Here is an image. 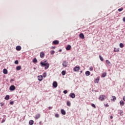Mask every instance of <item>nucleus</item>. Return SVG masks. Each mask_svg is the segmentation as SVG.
I'll return each instance as SVG.
<instances>
[{"mask_svg": "<svg viewBox=\"0 0 125 125\" xmlns=\"http://www.w3.org/2000/svg\"><path fill=\"white\" fill-rule=\"evenodd\" d=\"M41 66H45V70H47L48 68H49V63H46V61H44V62H41Z\"/></svg>", "mask_w": 125, "mask_h": 125, "instance_id": "nucleus-1", "label": "nucleus"}, {"mask_svg": "<svg viewBox=\"0 0 125 125\" xmlns=\"http://www.w3.org/2000/svg\"><path fill=\"white\" fill-rule=\"evenodd\" d=\"M105 97H106L104 95H100L99 97V99L101 100V101H104V99H105Z\"/></svg>", "mask_w": 125, "mask_h": 125, "instance_id": "nucleus-2", "label": "nucleus"}, {"mask_svg": "<svg viewBox=\"0 0 125 125\" xmlns=\"http://www.w3.org/2000/svg\"><path fill=\"white\" fill-rule=\"evenodd\" d=\"M81 69V67H80V66H75L74 67L73 70L74 71V72H79V71H80V70Z\"/></svg>", "mask_w": 125, "mask_h": 125, "instance_id": "nucleus-3", "label": "nucleus"}, {"mask_svg": "<svg viewBox=\"0 0 125 125\" xmlns=\"http://www.w3.org/2000/svg\"><path fill=\"white\" fill-rule=\"evenodd\" d=\"M62 66H63V67H68V62L66 61H63Z\"/></svg>", "mask_w": 125, "mask_h": 125, "instance_id": "nucleus-4", "label": "nucleus"}, {"mask_svg": "<svg viewBox=\"0 0 125 125\" xmlns=\"http://www.w3.org/2000/svg\"><path fill=\"white\" fill-rule=\"evenodd\" d=\"M15 86H14V85H12L10 86L9 89L10 90L13 91L15 90Z\"/></svg>", "mask_w": 125, "mask_h": 125, "instance_id": "nucleus-5", "label": "nucleus"}, {"mask_svg": "<svg viewBox=\"0 0 125 125\" xmlns=\"http://www.w3.org/2000/svg\"><path fill=\"white\" fill-rule=\"evenodd\" d=\"M69 96H70L71 97V98H75L76 97V95H75V94L74 93H71L69 95Z\"/></svg>", "mask_w": 125, "mask_h": 125, "instance_id": "nucleus-6", "label": "nucleus"}, {"mask_svg": "<svg viewBox=\"0 0 125 125\" xmlns=\"http://www.w3.org/2000/svg\"><path fill=\"white\" fill-rule=\"evenodd\" d=\"M21 48H22L21 47V46H17L16 47V49L18 51H20V50L21 49Z\"/></svg>", "mask_w": 125, "mask_h": 125, "instance_id": "nucleus-7", "label": "nucleus"}, {"mask_svg": "<svg viewBox=\"0 0 125 125\" xmlns=\"http://www.w3.org/2000/svg\"><path fill=\"white\" fill-rule=\"evenodd\" d=\"M38 81L40 82H42V75H39L38 76Z\"/></svg>", "mask_w": 125, "mask_h": 125, "instance_id": "nucleus-8", "label": "nucleus"}, {"mask_svg": "<svg viewBox=\"0 0 125 125\" xmlns=\"http://www.w3.org/2000/svg\"><path fill=\"white\" fill-rule=\"evenodd\" d=\"M58 85V84H57V82H56V81H54L53 83V86L54 87H56Z\"/></svg>", "mask_w": 125, "mask_h": 125, "instance_id": "nucleus-9", "label": "nucleus"}, {"mask_svg": "<svg viewBox=\"0 0 125 125\" xmlns=\"http://www.w3.org/2000/svg\"><path fill=\"white\" fill-rule=\"evenodd\" d=\"M40 118H41V114H38L35 115V119H36V120H38V119H40Z\"/></svg>", "mask_w": 125, "mask_h": 125, "instance_id": "nucleus-10", "label": "nucleus"}, {"mask_svg": "<svg viewBox=\"0 0 125 125\" xmlns=\"http://www.w3.org/2000/svg\"><path fill=\"white\" fill-rule=\"evenodd\" d=\"M71 48H72V46H71L70 45H68L66 47V50H71Z\"/></svg>", "mask_w": 125, "mask_h": 125, "instance_id": "nucleus-11", "label": "nucleus"}, {"mask_svg": "<svg viewBox=\"0 0 125 125\" xmlns=\"http://www.w3.org/2000/svg\"><path fill=\"white\" fill-rule=\"evenodd\" d=\"M53 44L56 45V44H59V42L58 40H56L53 42Z\"/></svg>", "mask_w": 125, "mask_h": 125, "instance_id": "nucleus-12", "label": "nucleus"}, {"mask_svg": "<svg viewBox=\"0 0 125 125\" xmlns=\"http://www.w3.org/2000/svg\"><path fill=\"white\" fill-rule=\"evenodd\" d=\"M79 37L80 38H81V39H84V35H83V33H81L80 35H79Z\"/></svg>", "mask_w": 125, "mask_h": 125, "instance_id": "nucleus-13", "label": "nucleus"}, {"mask_svg": "<svg viewBox=\"0 0 125 125\" xmlns=\"http://www.w3.org/2000/svg\"><path fill=\"white\" fill-rule=\"evenodd\" d=\"M94 83H99V77H97V79L94 80Z\"/></svg>", "mask_w": 125, "mask_h": 125, "instance_id": "nucleus-14", "label": "nucleus"}, {"mask_svg": "<svg viewBox=\"0 0 125 125\" xmlns=\"http://www.w3.org/2000/svg\"><path fill=\"white\" fill-rule=\"evenodd\" d=\"M40 57L41 58H43L44 57V52H41L40 53Z\"/></svg>", "mask_w": 125, "mask_h": 125, "instance_id": "nucleus-15", "label": "nucleus"}, {"mask_svg": "<svg viewBox=\"0 0 125 125\" xmlns=\"http://www.w3.org/2000/svg\"><path fill=\"white\" fill-rule=\"evenodd\" d=\"M61 112L62 115H66V111L64 109H61Z\"/></svg>", "mask_w": 125, "mask_h": 125, "instance_id": "nucleus-16", "label": "nucleus"}, {"mask_svg": "<svg viewBox=\"0 0 125 125\" xmlns=\"http://www.w3.org/2000/svg\"><path fill=\"white\" fill-rule=\"evenodd\" d=\"M120 104L121 106H124L125 105V102L124 101L122 100L120 102Z\"/></svg>", "mask_w": 125, "mask_h": 125, "instance_id": "nucleus-17", "label": "nucleus"}, {"mask_svg": "<svg viewBox=\"0 0 125 125\" xmlns=\"http://www.w3.org/2000/svg\"><path fill=\"white\" fill-rule=\"evenodd\" d=\"M112 99H111V101H114V102H115V101H116V99H117V98H116V97H115V96H112Z\"/></svg>", "mask_w": 125, "mask_h": 125, "instance_id": "nucleus-18", "label": "nucleus"}, {"mask_svg": "<svg viewBox=\"0 0 125 125\" xmlns=\"http://www.w3.org/2000/svg\"><path fill=\"white\" fill-rule=\"evenodd\" d=\"M120 51V49L119 48H114V52H119Z\"/></svg>", "mask_w": 125, "mask_h": 125, "instance_id": "nucleus-19", "label": "nucleus"}, {"mask_svg": "<svg viewBox=\"0 0 125 125\" xmlns=\"http://www.w3.org/2000/svg\"><path fill=\"white\" fill-rule=\"evenodd\" d=\"M3 74H4L5 75H6V74H7V69L4 68V69L3 70Z\"/></svg>", "mask_w": 125, "mask_h": 125, "instance_id": "nucleus-20", "label": "nucleus"}, {"mask_svg": "<svg viewBox=\"0 0 125 125\" xmlns=\"http://www.w3.org/2000/svg\"><path fill=\"white\" fill-rule=\"evenodd\" d=\"M29 125H34V121H33V120L29 121Z\"/></svg>", "mask_w": 125, "mask_h": 125, "instance_id": "nucleus-21", "label": "nucleus"}, {"mask_svg": "<svg viewBox=\"0 0 125 125\" xmlns=\"http://www.w3.org/2000/svg\"><path fill=\"white\" fill-rule=\"evenodd\" d=\"M85 75L87 76H88L90 75V72H89V71H86L85 72Z\"/></svg>", "mask_w": 125, "mask_h": 125, "instance_id": "nucleus-22", "label": "nucleus"}, {"mask_svg": "<svg viewBox=\"0 0 125 125\" xmlns=\"http://www.w3.org/2000/svg\"><path fill=\"white\" fill-rule=\"evenodd\" d=\"M9 95H7L5 97L4 99H5V100H8L9 99Z\"/></svg>", "mask_w": 125, "mask_h": 125, "instance_id": "nucleus-23", "label": "nucleus"}, {"mask_svg": "<svg viewBox=\"0 0 125 125\" xmlns=\"http://www.w3.org/2000/svg\"><path fill=\"white\" fill-rule=\"evenodd\" d=\"M21 66H17V67H16V70H17V71H20V70L21 69Z\"/></svg>", "mask_w": 125, "mask_h": 125, "instance_id": "nucleus-24", "label": "nucleus"}, {"mask_svg": "<svg viewBox=\"0 0 125 125\" xmlns=\"http://www.w3.org/2000/svg\"><path fill=\"white\" fill-rule=\"evenodd\" d=\"M33 63H37L38 62V60H37L36 58H34L33 60Z\"/></svg>", "mask_w": 125, "mask_h": 125, "instance_id": "nucleus-25", "label": "nucleus"}, {"mask_svg": "<svg viewBox=\"0 0 125 125\" xmlns=\"http://www.w3.org/2000/svg\"><path fill=\"white\" fill-rule=\"evenodd\" d=\"M62 76H65V75H66V71L65 70H63L62 72Z\"/></svg>", "mask_w": 125, "mask_h": 125, "instance_id": "nucleus-26", "label": "nucleus"}, {"mask_svg": "<svg viewBox=\"0 0 125 125\" xmlns=\"http://www.w3.org/2000/svg\"><path fill=\"white\" fill-rule=\"evenodd\" d=\"M66 104L67 106H68V107H70V106H71V103L69 101H67L66 103Z\"/></svg>", "mask_w": 125, "mask_h": 125, "instance_id": "nucleus-27", "label": "nucleus"}, {"mask_svg": "<svg viewBox=\"0 0 125 125\" xmlns=\"http://www.w3.org/2000/svg\"><path fill=\"white\" fill-rule=\"evenodd\" d=\"M99 58H100L101 61H104V59H103L102 56H101V55H99Z\"/></svg>", "mask_w": 125, "mask_h": 125, "instance_id": "nucleus-28", "label": "nucleus"}, {"mask_svg": "<svg viewBox=\"0 0 125 125\" xmlns=\"http://www.w3.org/2000/svg\"><path fill=\"white\" fill-rule=\"evenodd\" d=\"M125 46L124 45V44L123 43H120V47L121 48H123V47H124Z\"/></svg>", "mask_w": 125, "mask_h": 125, "instance_id": "nucleus-29", "label": "nucleus"}, {"mask_svg": "<svg viewBox=\"0 0 125 125\" xmlns=\"http://www.w3.org/2000/svg\"><path fill=\"white\" fill-rule=\"evenodd\" d=\"M106 63H107L108 65H109V66H110L111 65V62L108 60L106 61Z\"/></svg>", "mask_w": 125, "mask_h": 125, "instance_id": "nucleus-30", "label": "nucleus"}, {"mask_svg": "<svg viewBox=\"0 0 125 125\" xmlns=\"http://www.w3.org/2000/svg\"><path fill=\"white\" fill-rule=\"evenodd\" d=\"M106 73L105 72L102 75V77L103 78H105L106 77Z\"/></svg>", "mask_w": 125, "mask_h": 125, "instance_id": "nucleus-31", "label": "nucleus"}, {"mask_svg": "<svg viewBox=\"0 0 125 125\" xmlns=\"http://www.w3.org/2000/svg\"><path fill=\"white\" fill-rule=\"evenodd\" d=\"M54 53H55V51H54V50L51 51L50 54L51 55H53V54H54Z\"/></svg>", "mask_w": 125, "mask_h": 125, "instance_id": "nucleus-32", "label": "nucleus"}, {"mask_svg": "<svg viewBox=\"0 0 125 125\" xmlns=\"http://www.w3.org/2000/svg\"><path fill=\"white\" fill-rule=\"evenodd\" d=\"M123 10H124V8H123L118 9V11H119V12H121V11H123Z\"/></svg>", "mask_w": 125, "mask_h": 125, "instance_id": "nucleus-33", "label": "nucleus"}, {"mask_svg": "<svg viewBox=\"0 0 125 125\" xmlns=\"http://www.w3.org/2000/svg\"><path fill=\"white\" fill-rule=\"evenodd\" d=\"M89 70L90 71H93V67H92V66L90 67L89 68Z\"/></svg>", "mask_w": 125, "mask_h": 125, "instance_id": "nucleus-34", "label": "nucleus"}, {"mask_svg": "<svg viewBox=\"0 0 125 125\" xmlns=\"http://www.w3.org/2000/svg\"><path fill=\"white\" fill-rule=\"evenodd\" d=\"M63 93H64V94H67V93H68V91L67 90H64Z\"/></svg>", "mask_w": 125, "mask_h": 125, "instance_id": "nucleus-35", "label": "nucleus"}, {"mask_svg": "<svg viewBox=\"0 0 125 125\" xmlns=\"http://www.w3.org/2000/svg\"><path fill=\"white\" fill-rule=\"evenodd\" d=\"M91 106L92 107H93V108H96V106H95V104H91Z\"/></svg>", "mask_w": 125, "mask_h": 125, "instance_id": "nucleus-36", "label": "nucleus"}, {"mask_svg": "<svg viewBox=\"0 0 125 125\" xmlns=\"http://www.w3.org/2000/svg\"><path fill=\"white\" fill-rule=\"evenodd\" d=\"M45 77H46V73L45 72L43 74V77L45 78Z\"/></svg>", "mask_w": 125, "mask_h": 125, "instance_id": "nucleus-37", "label": "nucleus"}, {"mask_svg": "<svg viewBox=\"0 0 125 125\" xmlns=\"http://www.w3.org/2000/svg\"><path fill=\"white\" fill-rule=\"evenodd\" d=\"M55 117H56V118H59V114H56L55 115Z\"/></svg>", "mask_w": 125, "mask_h": 125, "instance_id": "nucleus-38", "label": "nucleus"}, {"mask_svg": "<svg viewBox=\"0 0 125 125\" xmlns=\"http://www.w3.org/2000/svg\"><path fill=\"white\" fill-rule=\"evenodd\" d=\"M0 105L1 107H2V106H3L4 105V103H0Z\"/></svg>", "mask_w": 125, "mask_h": 125, "instance_id": "nucleus-39", "label": "nucleus"}, {"mask_svg": "<svg viewBox=\"0 0 125 125\" xmlns=\"http://www.w3.org/2000/svg\"><path fill=\"white\" fill-rule=\"evenodd\" d=\"M10 105H13V104H14V102L13 101L10 102Z\"/></svg>", "mask_w": 125, "mask_h": 125, "instance_id": "nucleus-40", "label": "nucleus"}, {"mask_svg": "<svg viewBox=\"0 0 125 125\" xmlns=\"http://www.w3.org/2000/svg\"><path fill=\"white\" fill-rule=\"evenodd\" d=\"M18 63H19V62H18V60L15 61V64H18Z\"/></svg>", "mask_w": 125, "mask_h": 125, "instance_id": "nucleus-41", "label": "nucleus"}, {"mask_svg": "<svg viewBox=\"0 0 125 125\" xmlns=\"http://www.w3.org/2000/svg\"><path fill=\"white\" fill-rule=\"evenodd\" d=\"M4 122H5V120L2 119V120L1 121V123L2 124V123H4Z\"/></svg>", "mask_w": 125, "mask_h": 125, "instance_id": "nucleus-42", "label": "nucleus"}, {"mask_svg": "<svg viewBox=\"0 0 125 125\" xmlns=\"http://www.w3.org/2000/svg\"><path fill=\"white\" fill-rule=\"evenodd\" d=\"M49 110H51L52 109V106H50L48 107Z\"/></svg>", "mask_w": 125, "mask_h": 125, "instance_id": "nucleus-43", "label": "nucleus"}, {"mask_svg": "<svg viewBox=\"0 0 125 125\" xmlns=\"http://www.w3.org/2000/svg\"><path fill=\"white\" fill-rule=\"evenodd\" d=\"M123 22H125V17H124L123 19Z\"/></svg>", "mask_w": 125, "mask_h": 125, "instance_id": "nucleus-44", "label": "nucleus"}, {"mask_svg": "<svg viewBox=\"0 0 125 125\" xmlns=\"http://www.w3.org/2000/svg\"><path fill=\"white\" fill-rule=\"evenodd\" d=\"M105 107H109V105H108V104H104Z\"/></svg>", "mask_w": 125, "mask_h": 125, "instance_id": "nucleus-45", "label": "nucleus"}, {"mask_svg": "<svg viewBox=\"0 0 125 125\" xmlns=\"http://www.w3.org/2000/svg\"><path fill=\"white\" fill-rule=\"evenodd\" d=\"M51 48L52 49H55V47H54V46L51 47Z\"/></svg>", "mask_w": 125, "mask_h": 125, "instance_id": "nucleus-46", "label": "nucleus"}, {"mask_svg": "<svg viewBox=\"0 0 125 125\" xmlns=\"http://www.w3.org/2000/svg\"><path fill=\"white\" fill-rule=\"evenodd\" d=\"M123 100H124V101H125V96H124V97H123Z\"/></svg>", "mask_w": 125, "mask_h": 125, "instance_id": "nucleus-47", "label": "nucleus"}, {"mask_svg": "<svg viewBox=\"0 0 125 125\" xmlns=\"http://www.w3.org/2000/svg\"><path fill=\"white\" fill-rule=\"evenodd\" d=\"M110 119L112 120V119H113V116H110Z\"/></svg>", "mask_w": 125, "mask_h": 125, "instance_id": "nucleus-48", "label": "nucleus"}, {"mask_svg": "<svg viewBox=\"0 0 125 125\" xmlns=\"http://www.w3.org/2000/svg\"><path fill=\"white\" fill-rule=\"evenodd\" d=\"M39 124H42V122H40L39 123Z\"/></svg>", "mask_w": 125, "mask_h": 125, "instance_id": "nucleus-49", "label": "nucleus"}, {"mask_svg": "<svg viewBox=\"0 0 125 125\" xmlns=\"http://www.w3.org/2000/svg\"><path fill=\"white\" fill-rule=\"evenodd\" d=\"M82 72H83V71H81V73H82Z\"/></svg>", "mask_w": 125, "mask_h": 125, "instance_id": "nucleus-50", "label": "nucleus"}]
</instances>
